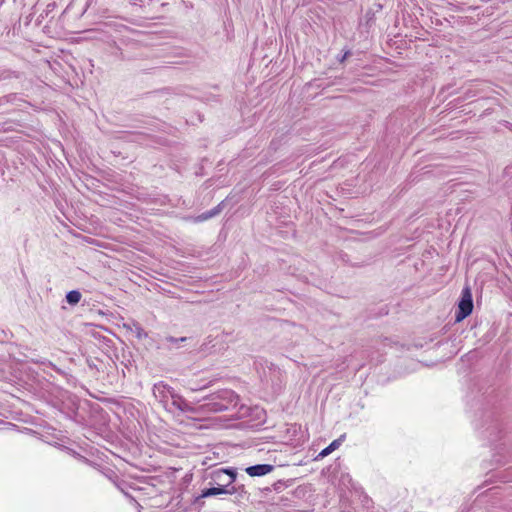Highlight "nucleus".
I'll use <instances>...</instances> for the list:
<instances>
[{"instance_id":"7ed1b4c3","label":"nucleus","mask_w":512,"mask_h":512,"mask_svg":"<svg viewBox=\"0 0 512 512\" xmlns=\"http://www.w3.org/2000/svg\"><path fill=\"white\" fill-rule=\"evenodd\" d=\"M345 438V435H342L340 436L338 439L332 441L330 443L329 446H327L325 449H323L319 454H318V457L317 458H324L326 456H328L330 453H332L333 451H335L336 449H338L340 447V445L342 444L343 440Z\"/></svg>"},{"instance_id":"f257e3e1","label":"nucleus","mask_w":512,"mask_h":512,"mask_svg":"<svg viewBox=\"0 0 512 512\" xmlns=\"http://www.w3.org/2000/svg\"><path fill=\"white\" fill-rule=\"evenodd\" d=\"M456 321H462L471 314L473 309L472 293L469 287H465L462 291V297L458 305Z\"/></svg>"},{"instance_id":"423d86ee","label":"nucleus","mask_w":512,"mask_h":512,"mask_svg":"<svg viewBox=\"0 0 512 512\" xmlns=\"http://www.w3.org/2000/svg\"><path fill=\"white\" fill-rule=\"evenodd\" d=\"M66 300L69 304L75 305L81 300V293L76 290L70 291L66 295Z\"/></svg>"},{"instance_id":"6e6552de","label":"nucleus","mask_w":512,"mask_h":512,"mask_svg":"<svg viewBox=\"0 0 512 512\" xmlns=\"http://www.w3.org/2000/svg\"><path fill=\"white\" fill-rule=\"evenodd\" d=\"M226 394L228 395L229 398L233 397V394L231 392H226Z\"/></svg>"},{"instance_id":"39448f33","label":"nucleus","mask_w":512,"mask_h":512,"mask_svg":"<svg viewBox=\"0 0 512 512\" xmlns=\"http://www.w3.org/2000/svg\"><path fill=\"white\" fill-rule=\"evenodd\" d=\"M220 207H221V205H218L217 207L213 208L212 210L199 215L196 218V220L197 221H206V220L214 217L215 215H217L220 212V210H221Z\"/></svg>"},{"instance_id":"f03ea898","label":"nucleus","mask_w":512,"mask_h":512,"mask_svg":"<svg viewBox=\"0 0 512 512\" xmlns=\"http://www.w3.org/2000/svg\"><path fill=\"white\" fill-rule=\"evenodd\" d=\"M273 466L269 464H259L246 468V473L251 476H264L273 470Z\"/></svg>"},{"instance_id":"0eeeda50","label":"nucleus","mask_w":512,"mask_h":512,"mask_svg":"<svg viewBox=\"0 0 512 512\" xmlns=\"http://www.w3.org/2000/svg\"><path fill=\"white\" fill-rule=\"evenodd\" d=\"M222 473L228 474L230 476V479L227 482L226 486H228L234 482V480L236 478V473L233 470L224 469V470H222Z\"/></svg>"},{"instance_id":"20e7f679","label":"nucleus","mask_w":512,"mask_h":512,"mask_svg":"<svg viewBox=\"0 0 512 512\" xmlns=\"http://www.w3.org/2000/svg\"><path fill=\"white\" fill-rule=\"evenodd\" d=\"M225 486L226 485L205 489L202 491L201 497L206 498V497H210V496H216V495H220V494L230 493L229 491H227L225 489Z\"/></svg>"}]
</instances>
